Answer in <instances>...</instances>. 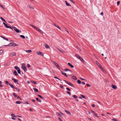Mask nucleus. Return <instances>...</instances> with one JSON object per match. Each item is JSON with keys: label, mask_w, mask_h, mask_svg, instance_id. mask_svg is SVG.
Instances as JSON below:
<instances>
[{"label": "nucleus", "mask_w": 121, "mask_h": 121, "mask_svg": "<svg viewBox=\"0 0 121 121\" xmlns=\"http://www.w3.org/2000/svg\"><path fill=\"white\" fill-rule=\"evenodd\" d=\"M30 26H31L33 27L34 28L36 29L37 31L39 32L40 33L42 34H43V32L40 29L37 28L36 27L33 26L31 24L30 25Z\"/></svg>", "instance_id": "nucleus-1"}, {"label": "nucleus", "mask_w": 121, "mask_h": 121, "mask_svg": "<svg viewBox=\"0 0 121 121\" xmlns=\"http://www.w3.org/2000/svg\"><path fill=\"white\" fill-rule=\"evenodd\" d=\"M21 67V68L25 72H26L27 71V69L26 67V65L25 64L23 63L22 64Z\"/></svg>", "instance_id": "nucleus-2"}, {"label": "nucleus", "mask_w": 121, "mask_h": 121, "mask_svg": "<svg viewBox=\"0 0 121 121\" xmlns=\"http://www.w3.org/2000/svg\"><path fill=\"white\" fill-rule=\"evenodd\" d=\"M63 81H64L67 84H68L70 86L73 87H74V85L73 84H72L71 83L65 80H64Z\"/></svg>", "instance_id": "nucleus-3"}, {"label": "nucleus", "mask_w": 121, "mask_h": 121, "mask_svg": "<svg viewBox=\"0 0 121 121\" xmlns=\"http://www.w3.org/2000/svg\"><path fill=\"white\" fill-rule=\"evenodd\" d=\"M13 28L17 32V33H20L21 32V31L17 29L16 27H13Z\"/></svg>", "instance_id": "nucleus-4"}, {"label": "nucleus", "mask_w": 121, "mask_h": 121, "mask_svg": "<svg viewBox=\"0 0 121 121\" xmlns=\"http://www.w3.org/2000/svg\"><path fill=\"white\" fill-rule=\"evenodd\" d=\"M36 53L38 55L42 56H44V54L40 51H36Z\"/></svg>", "instance_id": "nucleus-5"}, {"label": "nucleus", "mask_w": 121, "mask_h": 121, "mask_svg": "<svg viewBox=\"0 0 121 121\" xmlns=\"http://www.w3.org/2000/svg\"><path fill=\"white\" fill-rule=\"evenodd\" d=\"M53 63V64L57 67L58 69H60V67L57 63L55 61H54Z\"/></svg>", "instance_id": "nucleus-6"}, {"label": "nucleus", "mask_w": 121, "mask_h": 121, "mask_svg": "<svg viewBox=\"0 0 121 121\" xmlns=\"http://www.w3.org/2000/svg\"><path fill=\"white\" fill-rule=\"evenodd\" d=\"M10 46H12L13 47H15L17 45L14 43H11L9 44Z\"/></svg>", "instance_id": "nucleus-7"}, {"label": "nucleus", "mask_w": 121, "mask_h": 121, "mask_svg": "<svg viewBox=\"0 0 121 121\" xmlns=\"http://www.w3.org/2000/svg\"><path fill=\"white\" fill-rule=\"evenodd\" d=\"M111 86L112 88L114 89H117V87L115 85H114L113 84H112L111 85Z\"/></svg>", "instance_id": "nucleus-8"}, {"label": "nucleus", "mask_w": 121, "mask_h": 121, "mask_svg": "<svg viewBox=\"0 0 121 121\" xmlns=\"http://www.w3.org/2000/svg\"><path fill=\"white\" fill-rule=\"evenodd\" d=\"M16 55V53L15 52H12L10 54V56H15Z\"/></svg>", "instance_id": "nucleus-9"}, {"label": "nucleus", "mask_w": 121, "mask_h": 121, "mask_svg": "<svg viewBox=\"0 0 121 121\" xmlns=\"http://www.w3.org/2000/svg\"><path fill=\"white\" fill-rule=\"evenodd\" d=\"M56 48L60 52H61L62 53H65L62 50H60V49L58 48Z\"/></svg>", "instance_id": "nucleus-10"}, {"label": "nucleus", "mask_w": 121, "mask_h": 121, "mask_svg": "<svg viewBox=\"0 0 121 121\" xmlns=\"http://www.w3.org/2000/svg\"><path fill=\"white\" fill-rule=\"evenodd\" d=\"M68 65L69 66H70L71 68H73L74 67L73 66L71 65L70 63H68Z\"/></svg>", "instance_id": "nucleus-11"}, {"label": "nucleus", "mask_w": 121, "mask_h": 121, "mask_svg": "<svg viewBox=\"0 0 121 121\" xmlns=\"http://www.w3.org/2000/svg\"><path fill=\"white\" fill-rule=\"evenodd\" d=\"M44 46L45 48H49V46L47 44H44Z\"/></svg>", "instance_id": "nucleus-12"}, {"label": "nucleus", "mask_w": 121, "mask_h": 121, "mask_svg": "<svg viewBox=\"0 0 121 121\" xmlns=\"http://www.w3.org/2000/svg\"><path fill=\"white\" fill-rule=\"evenodd\" d=\"M3 24L4 25V26L5 27L7 28H8L9 26L7 25L4 22L3 23Z\"/></svg>", "instance_id": "nucleus-13"}, {"label": "nucleus", "mask_w": 121, "mask_h": 121, "mask_svg": "<svg viewBox=\"0 0 121 121\" xmlns=\"http://www.w3.org/2000/svg\"><path fill=\"white\" fill-rule=\"evenodd\" d=\"M12 80H13L14 82H17L18 81V80H17L14 78H12Z\"/></svg>", "instance_id": "nucleus-14"}, {"label": "nucleus", "mask_w": 121, "mask_h": 121, "mask_svg": "<svg viewBox=\"0 0 121 121\" xmlns=\"http://www.w3.org/2000/svg\"><path fill=\"white\" fill-rule=\"evenodd\" d=\"M54 25L56 27L59 29V30H61V28L60 27H59L58 25H57L55 24H54Z\"/></svg>", "instance_id": "nucleus-15"}, {"label": "nucleus", "mask_w": 121, "mask_h": 121, "mask_svg": "<svg viewBox=\"0 0 121 121\" xmlns=\"http://www.w3.org/2000/svg\"><path fill=\"white\" fill-rule=\"evenodd\" d=\"M14 74H15V76H17L18 75V74L17 72L15 71V70L14 71Z\"/></svg>", "instance_id": "nucleus-16"}, {"label": "nucleus", "mask_w": 121, "mask_h": 121, "mask_svg": "<svg viewBox=\"0 0 121 121\" xmlns=\"http://www.w3.org/2000/svg\"><path fill=\"white\" fill-rule=\"evenodd\" d=\"M66 5L68 6H71V5L69 3H68L67 2V1H65Z\"/></svg>", "instance_id": "nucleus-17"}, {"label": "nucleus", "mask_w": 121, "mask_h": 121, "mask_svg": "<svg viewBox=\"0 0 121 121\" xmlns=\"http://www.w3.org/2000/svg\"><path fill=\"white\" fill-rule=\"evenodd\" d=\"M65 71H69L71 73H72V71L70 70H69L68 69H66L65 70Z\"/></svg>", "instance_id": "nucleus-18"}, {"label": "nucleus", "mask_w": 121, "mask_h": 121, "mask_svg": "<svg viewBox=\"0 0 121 121\" xmlns=\"http://www.w3.org/2000/svg\"><path fill=\"white\" fill-rule=\"evenodd\" d=\"M9 85L12 88H14V89L15 88V87H14L13 86V85L12 84H10V83H9Z\"/></svg>", "instance_id": "nucleus-19"}, {"label": "nucleus", "mask_w": 121, "mask_h": 121, "mask_svg": "<svg viewBox=\"0 0 121 121\" xmlns=\"http://www.w3.org/2000/svg\"><path fill=\"white\" fill-rule=\"evenodd\" d=\"M62 74L65 76H66V77H67V74L66 73H64L63 72H62Z\"/></svg>", "instance_id": "nucleus-20"}, {"label": "nucleus", "mask_w": 121, "mask_h": 121, "mask_svg": "<svg viewBox=\"0 0 121 121\" xmlns=\"http://www.w3.org/2000/svg\"><path fill=\"white\" fill-rule=\"evenodd\" d=\"M26 52L27 53H30L32 52V51L30 50H29L26 51Z\"/></svg>", "instance_id": "nucleus-21"}, {"label": "nucleus", "mask_w": 121, "mask_h": 121, "mask_svg": "<svg viewBox=\"0 0 121 121\" xmlns=\"http://www.w3.org/2000/svg\"><path fill=\"white\" fill-rule=\"evenodd\" d=\"M65 111L67 113H68L70 115H71V114L69 112L66 110H65Z\"/></svg>", "instance_id": "nucleus-22"}, {"label": "nucleus", "mask_w": 121, "mask_h": 121, "mask_svg": "<svg viewBox=\"0 0 121 121\" xmlns=\"http://www.w3.org/2000/svg\"><path fill=\"white\" fill-rule=\"evenodd\" d=\"M75 56L77 58L79 59V58L81 57L78 55L76 54L75 55Z\"/></svg>", "instance_id": "nucleus-23"}, {"label": "nucleus", "mask_w": 121, "mask_h": 121, "mask_svg": "<svg viewBox=\"0 0 121 121\" xmlns=\"http://www.w3.org/2000/svg\"><path fill=\"white\" fill-rule=\"evenodd\" d=\"M29 8L30 9H34V8L33 6L30 5H29Z\"/></svg>", "instance_id": "nucleus-24"}, {"label": "nucleus", "mask_w": 121, "mask_h": 121, "mask_svg": "<svg viewBox=\"0 0 121 121\" xmlns=\"http://www.w3.org/2000/svg\"><path fill=\"white\" fill-rule=\"evenodd\" d=\"M31 82L33 84H37V82H36L34 81H31Z\"/></svg>", "instance_id": "nucleus-25"}, {"label": "nucleus", "mask_w": 121, "mask_h": 121, "mask_svg": "<svg viewBox=\"0 0 121 121\" xmlns=\"http://www.w3.org/2000/svg\"><path fill=\"white\" fill-rule=\"evenodd\" d=\"M1 19L4 22H5L6 23H7L6 22V21L2 17H0Z\"/></svg>", "instance_id": "nucleus-26"}, {"label": "nucleus", "mask_w": 121, "mask_h": 121, "mask_svg": "<svg viewBox=\"0 0 121 121\" xmlns=\"http://www.w3.org/2000/svg\"><path fill=\"white\" fill-rule=\"evenodd\" d=\"M36 100L38 102H41V100L39 99V98H36Z\"/></svg>", "instance_id": "nucleus-27"}, {"label": "nucleus", "mask_w": 121, "mask_h": 121, "mask_svg": "<svg viewBox=\"0 0 121 121\" xmlns=\"http://www.w3.org/2000/svg\"><path fill=\"white\" fill-rule=\"evenodd\" d=\"M72 78L74 80H76L77 79L74 76H73L72 77Z\"/></svg>", "instance_id": "nucleus-28"}, {"label": "nucleus", "mask_w": 121, "mask_h": 121, "mask_svg": "<svg viewBox=\"0 0 121 121\" xmlns=\"http://www.w3.org/2000/svg\"><path fill=\"white\" fill-rule=\"evenodd\" d=\"M79 59L83 62H84V60L82 59V58L81 57H80Z\"/></svg>", "instance_id": "nucleus-29"}, {"label": "nucleus", "mask_w": 121, "mask_h": 121, "mask_svg": "<svg viewBox=\"0 0 121 121\" xmlns=\"http://www.w3.org/2000/svg\"><path fill=\"white\" fill-rule=\"evenodd\" d=\"M21 103V102L19 101H17L16 102V103L17 104H20Z\"/></svg>", "instance_id": "nucleus-30"}, {"label": "nucleus", "mask_w": 121, "mask_h": 121, "mask_svg": "<svg viewBox=\"0 0 121 121\" xmlns=\"http://www.w3.org/2000/svg\"><path fill=\"white\" fill-rule=\"evenodd\" d=\"M38 96L39 97H40L41 99H44V98L42 96H41V95H38Z\"/></svg>", "instance_id": "nucleus-31"}, {"label": "nucleus", "mask_w": 121, "mask_h": 121, "mask_svg": "<svg viewBox=\"0 0 121 121\" xmlns=\"http://www.w3.org/2000/svg\"><path fill=\"white\" fill-rule=\"evenodd\" d=\"M14 68L16 69L17 70L20 69V68L17 66H15Z\"/></svg>", "instance_id": "nucleus-32"}, {"label": "nucleus", "mask_w": 121, "mask_h": 121, "mask_svg": "<svg viewBox=\"0 0 121 121\" xmlns=\"http://www.w3.org/2000/svg\"><path fill=\"white\" fill-rule=\"evenodd\" d=\"M20 37L23 39H24L25 38V36L22 35H20Z\"/></svg>", "instance_id": "nucleus-33"}, {"label": "nucleus", "mask_w": 121, "mask_h": 121, "mask_svg": "<svg viewBox=\"0 0 121 121\" xmlns=\"http://www.w3.org/2000/svg\"><path fill=\"white\" fill-rule=\"evenodd\" d=\"M94 115L96 117H97L98 118H99V116L96 113H95L94 114Z\"/></svg>", "instance_id": "nucleus-34"}, {"label": "nucleus", "mask_w": 121, "mask_h": 121, "mask_svg": "<svg viewBox=\"0 0 121 121\" xmlns=\"http://www.w3.org/2000/svg\"><path fill=\"white\" fill-rule=\"evenodd\" d=\"M77 82L79 84H80L81 83V81L79 80H77Z\"/></svg>", "instance_id": "nucleus-35"}, {"label": "nucleus", "mask_w": 121, "mask_h": 121, "mask_svg": "<svg viewBox=\"0 0 121 121\" xmlns=\"http://www.w3.org/2000/svg\"><path fill=\"white\" fill-rule=\"evenodd\" d=\"M95 63L98 66L99 65H100V64L97 61H96Z\"/></svg>", "instance_id": "nucleus-36"}, {"label": "nucleus", "mask_w": 121, "mask_h": 121, "mask_svg": "<svg viewBox=\"0 0 121 121\" xmlns=\"http://www.w3.org/2000/svg\"><path fill=\"white\" fill-rule=\"evenodd\" d=\"M80 96L81 97H82L83 98L85 99H86V98L85 97V96L84 95H80Z\"/></svg>", "instance_id": "nucleus-37"}, {"label": "nucleus", "mask_w": 121, "mask_h": 121, "mask_svg": "<svg viewBox=\"0 0 121 121\" xmlns=\"http://www.w3.org/2000/svg\"><path fill=\"white\" fill-rule=\"evenodd\" d=\"M11 115L13 117H16V116H15V115H14V114L13 113H12L11 114Z\"/></svg>", "instance_id": "nucleus-38"}, {"label": "nucleus", "mask_w": 121, "mask_h": 121, "mask_svg": "<svg viewBox=\"0 0 121 121\" xmlns=\"http://www.w3.org/2000/svg\"><path fill=\"white\" fill-rule=\"evenodd\" d=\"M34 90L35 91H36L37 92H38V89L36 88H34Z\"/></svg>", "instance_id": "nucleus-39"}, {"label": "nucleus", "mask_w": 121, "mask_h": 121, "mask_svg": "<svg viewBox=\"0 0 121 121\" xmlns=\"http://www.w3.org/2000/svg\"><path fill=\"white\" fill-rule=\"evenodd\" d=\"M3 52V51L2 50H0V54H1Z\"/></svg>", "instance_id": "nucleus-40"}, {"label": "nucleus", "mask_w": 121, "mask_h": 121, "mask_svg": "<svg viewBox=\"0 0 121 121\" xmlns=\"http://www.w3.org/2000/svg\"><path fill=\"white\" fill-rule=\"evenodd\" d=\"M18 73L20 74L21 73V71H20V69H19L18 70H17Z\"/></svg>", "instance_id": "nucleus-41"}, {"label": "nucleus", "mask_w": 121, "mask_h": 121, "mask_svg": "<svg viewBox=\"0 0 121 121\" xmlns=\"http://www.w3.org/2000/svg\"><path fill=\"white\" fill-rule=\"evenodd\" d=\"M56 114L57 115H58L60 117V116H61V115H60V114L59 113L56 112Z\"/></svg>", "instance_id": "nucleus-42"}, {"label": "nucleus", "mask_w": 121, "mask_h": 121, "mask_svg": "<svg viewBox=\"0 0 121 121\" xmlns=\"http://www.w3.org/2000/svg\"><path fill=\"white\" fill-rule=\"evenodd\" d=\"M112 120L113 121H117V120L115 119V118H112Z\"/></svg>", "instance_id": "nucleus-43"}, {"label": "nucleus", "mask_w": 121, "mask_h": 121, "mask_svg": "<svg viewBox=\"0 0 121 121\" xmlns=\"http://www.w3.org/2000/svg\"><path fill=\"white\" fill-rule=\"evenodd\" d=\"M73 97L74 98H77V96L76 95H73Z\"/></svg>", "instance_id": "nucleus-44"}, {"label": "nucleus", "mask_w": 121, "mask_h": 121, "mask_svg": "<svg viewBox=\"0 0 121 121\" xmlns=\"http://www.w3.org/2000/svg\"><path fill=\"white\" fill-rule=\"evenodd\" d=\"M13 95L15 97H17V95H16L15 93H13Z\"/></svg>", "instance_id": "nucleus-45"}, {"label": "nucleus", "mask_w": 121, "mask_h": 121, "mask_svg": "<svg viewBox=\"0 0 121 121\" xmlns=\"http://www.w3.org/2000/svg\"><path fill=\"white\" fill-rule=\"evenodd\" d=\"M24 103L25 104H29L28 103V101H25V103Z\"/></svg>", "instance_id": "nucleus-46"}, {"label": "nucleus", "mask_w": 121, "mask_h": 121, "mask_svg": "<svg viewBox=\"0 0 121 121\" xmlns=\"http://www.w3.org/2000/svg\"><path fill=\"white\" fill-rule=\"evenodd\" d=\"M64 29H65V30L66 31H67L68 33H69V31H68V30L66 28H64Z\"/></svg>", "instance_id": "nucleus-47"}, {"label": "nucleus", "mask_w": 121, "mask_h": 121, "mask_svg": "<svg viewBox=\"0 0 121 121\" xmlns=\"http://www.w3.org/2000/svg\"><path fill=\"white\" fill-rule=\"evenodd\" d=\"M120 2V1H118L117 2V4L118 5H119Z\"/></svg>", "instance_id": "nucleus-48"}, {"label": "nucleus", "mask_w": 121, "mask_h": 121, "mask_svg": "<svg viewBox=\"0 0 121 121\" xmlns=\"http://www.w3.org/2000/svg\"><path fill=\"white\" fill-rule=\"evenodd\" d=\"M67 93L69 95H71V93L70 92L67 91Z\"/></svg>", "instance_id": "nucleus-49"}, {"label": "nucleus", "mask_w": 121, "mask_h": 121, "mask_svg": "<svg viewBox=\"0 0 121 121\" xmlns=\"http://www.w3.org/2000/svg\"><path fill=\"white\" fill-rule=\"evenodd\" d=\"M66 89L67 90L69 91H71L70 90L68 87H66Z\"/></svg>", "instance_id": "nucleus-50"}, {"label": "nucleus", "mask_w": 121, "mask_h": 121, "mask_svg": "<svg viewBox=\"0 0 121 121\" xmlns=\"http://www.w3.org/2000/svg\"><path fill=\"white\" fill-rule=\"evenodd\" d=\"M15 89L17 91H20L19 89L18 88H15Z\"/></svg>", "instance_id": "nucleus-51"}, {"label": "nucleus", "mask_w": 121, "mask_h": 121, "mask_svg": "<svg viewBox=\"0 0 121 121\" xmlns=\"http://www.w3.org/2000/svg\"><path fill=\"white\" fill-rule=\"evenodd\" d=\"M98 66L100 69L103 68V67H102L100 64Z\"/></svg>", "instance_id": "nucleus-52"}, {"label": "nucleus", "mask_w": 121, "mask_h": 121, "mask_svg": "<svg viewBox=\"0 0 121 121\" xmlns=\"http://www.w3.org/2000/svg\"><path fill=\"white\" fill-rule=\"evenodd\" d=\"M54 78H56V79H58L59 80H60V81H61V80H60V79H59L57 77H54Z\"/></svg>", "instance_id": "nucleus-53"}, {"label": "nucleus", "mask_w": 121, "mask_h": 121, "mask_svg": "<svg viewBox=\"0 0 121 121\" xmlns=\"http://www.w3.org/2000/svg\"><path fill=\"white\" fill-rule=\"evenodd\" d=\"M5 83L6 84H9V82L8 81H6L5 82Z\"/></svg>", "instance_id": "nucleus-54"}, {"label": "nucleus", "mask_w": 121, "mask_h": 121, "mask_svg": "<svg viewBox=\"0 0 121 121\" xmlns=\"http://www.w3.org/2000/svg\"><path fill=\"white\" fill-rule=\"evenodd\" d=\"M0 7H1V8H3L4 9V8L3 7V6L1 4H0Z\"/></svg>", "instance_id": "nucleus-55"}, {"label": "nucleus", "mask_w": 121, "mask_h": 121, "mask_svg": "<svg viewBox=\"0 0 121 121\" xmlns=\"http://www.w3.org/2000/svg\"><path fill=\"white\" fill-rule=\"evenodd\" d=\"M70 1H71L74 4L75 2L73 1V0H69Z\"/></svg>", "instance_id": "nucleus-56"}, {"label": "nucleus", "mask_w": 121, "mask_h": 121, "mask_svg": "<svg viewBox=\"0 0 121 121\" xmlns=\"http://www.w3.org/2000/svg\"><path fill=\"white\" fill-rule=\"evenodd\" d=\"M17 98H18V99H20L21 100H22V99H21L20 97H19V96H18L17 97Z\"/></svg>", "instance_id": "nucleus-57"}, {"label": "nucleus", "mask_w": 121, "mask_h": 121, "mask_svg": "<svg viewBox=\"0 0 121 121\" xmlns=\"http://www.w3.org/2000/svg\"><path fill=\"white\" fill-rule=\"evenodd\" d=\"M30 65L29 64H27V67H30Z\"/></svg>", "instance_id": "nucleus-58"}, {"label": "nucleus", "mask_w": 121, "mask_h": 121, "mask_svg": "<svg viewBox=\"0 0 121 121\" xmlns=\"http://www.w3.org/2000/svg\"><path fill=\"white\" fill-rule=\"evenodd\" d=\"M80 78L81 79V80H85V79L84 78H80Z\"/></svg>", "instance_id": "nucleus-59"}, {"label": "nucleus", "mask_w": 121, "mask_h": 121, "mask_svg": "<svg viewBox=\"0 0 121 121\" xmlns=\"http://www.w3.org/2000/svg\"><path fill=\"white\" fill-rule=\"evenodd\" d=\"M3 39H4L6 40L7 41H8V39H6V38H5L4 37V38H3Z\"/></svg>", "instance_id": "nucleus-60"}, {"label": "nucleus", "mask_w": 121, "mask_h": 121, "mask_svg": "<svg viewBox=\"0 0 121 121\" xmlns=\"http://www.w3.org/2000/svg\"><path fill=\"white\" fill-rule=\"evenodd\" d=\"M101 115L103 116H105V117H106V116L104 115V114H101Z\"/></svg>", "instance_id": "nucleus-61"}, {"label": "nucleus", "mask_w": 121, "mask_h": 121, "mask_svg": "<svg viewBox=\"0 0 121 121\" xmlns=\"http://www.w3.org/2000/svg\"><path fill=\"white\" fill-rule=\"evenodd\" d=\"M60 87L61 88H62L63 87V85H60Z\"/></svg>", "instance_id": "nucleus-62"}, {"label": "nucleus", "mask_w": 121, "mask_h": 121, "mask_svg": "<svg viewBox=\"0 0 121 121\" xmlns=\"http://www.w3.org/2000/svg\"><path fill=\"white\" fill-rule=\"evenodd\" d=\"M58 119H59V120L60 121H62V120L61 118H58Z\"/></svg>", "instance_id": "nucleus-63"}, {"label": "nucleus", "mask_w": 121, "mask_h": 121, "mask_svg": "<svg viewBox=\"0 0 121 121\" xmlns=\"http://www.w3.org/2000/svg\"><path fill=\"white\" fill-rule=\"evenodd\" d=\"M87 85L88 87H90V85L88 84H87Z\"/></svg>", "instance_id": "nucleus-64"}]
</instances>
